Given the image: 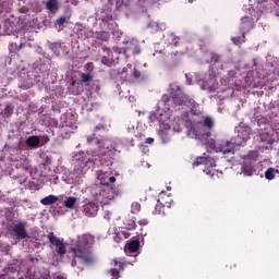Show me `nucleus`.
Masks as SVG:
<instances>
[{"label":"nucleus","mask_w":279,"mask_h":279,"mask_svg":"<svg viewBox=\"0 0 279 279\" xmlns=\"http://www.w3.org/2000/svg\"><path fill=\"white\" fill-rule=\"evenodd\" d=\"M168 94H163L160 99V104L167 106L169 101H172L174 106H195V99H193L189 94H184V87L178 82H172L169 84Z\"/></svg>","instance_id":"nucleus-1"},{"label":"nucleus","mask_w":279,"mask_h":279,"mask_svg":"<svg viewBox=\"0 0 279 279\" xmlns=\"http://www.w3.org/2000/svg\"><path fill=\"white\" fill-rule=\"evenodd\" d=\"M97 19L100 21V25L105 29H116L117 14H114V11H112V7L104 5L99 13H97Z\"/></svg>","instance_id":"nucleus-2"},{"label":"nucleus","mask_w":279,"mask_h":279,"mask_svg":"<svg viewBox=\"0 0 279 279\" xmlns=\"http://www.w3.org/2000/svg\"><path fill=\"white\" fill-rule=\"evenodd\" d=\"M201 88L203 90H208V93H215V90H217V88H219V83L217 82V78H215V77L204 78L201 82Z\"/></svg>","instance_id":"nucleus-3"},{"label":"nucleus","mask_w":279,"mask_h":279,"mask_svg":"<svg viewBox=\"0 0 279 279\" xmlns=\"http://www.w3.org/2000/svg\"><path fill=\"white\" fill-rule=\"evenodd\" d=\"M20 12L22 14H27V12H35L38 14V12H43V5H40V2L38 0H33L27 3L26 7H22L20 9Z\"/></svg>","instance_id":"nucleus-4"},{"label":"nucleus","mask_w":279,"mask_h":279,"mask_svg":"<svg viewBox=\"0 0 279 279\" xmlns=\"http://www.w3.org/2000/svg\"><path fill=\"white\" fill-rule=\"evenodd\" d=\"M16 25L17 22L16 19H14V16H12L11 19H7L3 24L4 34H7V36H11V34H14Z\"/></svg>","instance_id":"nucleus-5"},{"label":"nucleus","mask_w":279,"mask_h":279,"mask_svg":"<svg viewBox=\"0 0 279 279\" xmlns=\"http://www.w3.org/2000/svg\"><path fill=\"white\" fill-rule=\"evenodd\" d=\"M45 8L48 11V14L56 15L57 12H60V0H47L45 2Z\"/></svg>","instance_id":"nucleus-6"},{"label":"nucleus","mask_w":279,"mask_h":279,"mask_svg":"<svg viewBox=\"0 0 279 279\" xmlns=\"http://www.w3.org/2000/svg\"><path fill=\"white\" fill-rule=\"evenodd\" d=\"M125 49L126 51H131L133 56H140L141 53V45L136 39H131L126 41Z\"/></svg>","instance_id":"nucleus-7"},{"label":"nucleus","mask_w":279,"mask_h":279,"mask_svg":"<svg viewBox=\"0 0 279 279\" xmlns=\"http://www.w3.org/2000/svg\"><path fill=\"white\" fill-rule=\"evenodd\" d=\"M80 83L83 86H90V83L95 80V75L92 72H80Z\"/></svg>","instance_id":"nucleus-8"},{"label":"nucleus","mask_w":279,"mask_h":279,"mask_svg":"<svg viewBox=\"0 0 279 279\" xmlns=\"http://www.w3.org/2000/svg\"><path fill=\"white\" fill-rule=\"evenodd\" d=\"M253 27V24H252V17L250 16H244L242 17V23H241V32L243 34V38H245V33L246 32H250Z\"/></svg>","instance_id":"nucleus-9"},{"label":"nucleus","mask_w":279,"mask_h":279,"mask_svg":"<svg viewBox=\"0 0 279 279\" xmlns=\"http://www.w3.org/2000/svg\"><path fill=\"white\" fill-rule=\"evenodd\" d=\"M279 0H274L272 4H265L266 14H274V16H279Z\"/></svg>","instance_id":"nucleus-10"},{"label":"nucleus","mask_w":279,"mask_h":279,"mask_svg":"<svg viewBox=\"0 0 279 279\" xmlns=\"http://www.w3.org/2000/svg\"><path fill=\"white\" fill-rule=\"evenodd\" d=\"M104 53H106V56H102L101 58V62L106 65V66H112V64H114V60H112V58L110 56H112V50H110V48H102Z\"/></svg>","instance_id":"nucleus-11"},{"label":"nucleus","mask_w":279,"mask_h":279,"mask_svg":"<svg viewBox=\"0 0 279 279\" xmlns=\"http://www.w3.org/2000/svg\"><path fill=\"white\" fill-rule=\"evenodd\" d=\"M147 28L150 29L153 33L165 32L167 29V25L165 23L158 22H149L147 24Z\"/></svg>","instance_id":"nucleus-12"},{"label":"nucleus","mask_w":279,"mask_h":279,"mask_svg":"<svg viewBox=\"0 0 279 279\" xmlns=\"http://www.w3.org/2000/svg\"><path fill=\"white\" fill-rule=\"evenodd\" d=\"M24 47H27L26 43H20V45L16 43H11L9 45V53L11 56H16V53L20 52L21 49H24Z\"/></svg>","instance_id":"nucleus-13"},{"label":"nucleus","mask_w":279,"mask_h":279,"mask_svg":"<svg viewBox=\"0 0 279 279\" xmlns=\"http://www.w3.org/2000/svg\"><path fill=\"white\" fill-rule=\"evenodd\" d=\"M132 7V0H117L116 1V10L118 12H123V9H128Z\"/></svg>","instance_id":"nucleus-14"},{"label":"nucleus","mask_w":279,"mask_h":279,"mask_svg":"<svg viewBox=\"0 0 279 279\" xmlns=\"http://www.w3.org/2000/svg\"><path fill=\"white\" fill-rule=\"evenodd\" d=\"M94 38L97 40H102L104 43H108L110 40V33L106 31L96 32L94 33Z\"/></svg>","instance_id":"nucleus-15"},{"label":"nucleus","mask_w":279,"mask_h":279,"mask_svg":"<svg viewBox=\"0 0 279 279\" xmlns=\"http://www.w3.org/2000/svg\"><path fill=\"white\" fill-rule=\"evenodd\" d=\"M69 19H71V11H66L65 15L60 16L56 20V25L59 27L64 26L65 23H68Z\"/></svg>","instance_id":"nucleus-16"},{"label":"nucleus","mask_w":279,"mask_h":279,"mask_svg":"<svg viewBox=\"0 0 279 279\" xmlns=\"http://www.w3.org/2000/svg\"><path fill=\"white\" fill-rule=\"evenodd\" d=\"M49 49L53 51L54 56H60L62 51V44L61 43H52L49 45Z\"/></svg>","instance_id":"nucleus-17"},{"label":"nucleus","mask_w":279,"mask_h":279,"mask_svg":"<svg viewBox=\"0 0 279 279\" xmlns=\"http://www.w3.org/2000/svg\"><path fill=\"white\" fill-rule=\"evenodd\" d=\"M209 57L210 59L207 60L209 64H219V62H221V56L217 54V52H210Z\"/></svg>","instance_id":"nucleus-18"},{"label":"nucleus","mask_w":279,"mask_h":279,"mask_svg":"<svg viewBox=\"0 0 279 279\" xmlns=\"http://www.w3.org/2000/svg\"><path fill=\"white\" fill-rule=\"evenodd\" d=\"M77 86H80V83H77V81H75V80H73L70 83L69 90H70V93H72V95H80V93H82V90L75 89V88H77Z\"/></svg>","instance_id":"nucleus-19"},{"label":"nucleus","mask_w":279,"mask_h":279,"mask_svg":"<svg viewBox=\"0 0 279 279\" xmlns=\"http://www.w3.org/2000/svg\"><path fill=\"white\" fill-rule=\"evenodd\" d=\"M32 86H34V82L32 80H23L20 83V88H22L23 90H28V88H32Z\"/></svg>","instance_id":"nucleus-20"},{"label":"nucleus","mask_w":279,"mask_h":279,"mask_svg":"<svg viewBox=\"0 0 279 279\" xmlns=\"http://www.w3.org/2000/svg\"><path fill=\"white\" fill-rule=\"evenodd\" d=\"M90 90H94V93H99L101 90V83L99 81L93 80V82L89 85Z\"/></svg>","instance_id":"nucleus-21"},{"label":"nucleus","mask_w":279,"mask_h":279,"mask_svg":"<svg viewBox=\"0 0 279 279\" xmlns=\"http://www.w3.org/2000/svg\"><path fill=\"white\" fill-rule=\"evenodd\" d=\"M147 0H137L136 1V8L141 10V12H147Z\"/></svg>","instance_id":"nucleus-22"},{"label":"nucleus","mask_w":279,"mask_h":279,"mask_svg":"<svg viewBox=\"0 0 279 279\" xmlns=\"http://www.w3.org/2000/svg\"><path fill=\"white\" fill-rule=\"evenodd\" d=\"M232 43L234 44V45H242V43H245V35H244V37H243V33H242V37H233L232 38Z\"/></svg>","instance_id":"nucleus-23"},{"label":"nucleus","mask_w":279,"mask_h":279,"mask_svg":"<svg viewBox=\"0 0 279 279\" xmlns=\"http://www.w3.org/2000/svg\"><path fill=\"white\" fill-rule=\"evenodd\" d=\"M199 49L203 51V53H208V45H206V41L204 39H199Z\"/></svg>","instance_id":"nucleus-24"},{"label":"nucleus","mask_w":279,"mask_h":279,"mask_svg":"<svg viewBox=\"0 0 279 279\" xmlns=\"http://www.w3.org/2000/svg\"><path fill=\"white\" fill-rule=\"evenodd\" d=\"M84 69L87 71V73H93L95 70V64L93 62H88L84 65Z\"/></svg>","instance_id":"nucleus-25"},{"label":"nucleus","mask_w":279,"mask_h":279,"mask_svg":"<svg viewBox=\"0 0 279 279\" xmlns=\"http://www.w3.org/2000/svg\"><path fill=\"white\" fill-rule=\"evenodd\" d=\"M11 8H10V2L8 1H3L2 2V9L0 10V12H10Z\"/></svg>","instance_id":"nucleus-26"},{"label":"nucleus","mask_w":279,"mask_h":279,"mask_svg":"<svg viewBox=\"0 0 279 279\" xmlns=\"http://www.w3.org/2000/svg\"><path fill=\"white\" fill-rule=\"evenodd\" d=\"M133 77L135 80H143V74L136 68L133 69Z\"/></svg>","instance_id":"nucleus-27"},{"label":"nucleus","mask_w":279,"mask_h":279,"mask_svg":"<svg viewBox=\"0 0 279 279\" xmlns=\"http://www.w3.org/2000/svg\"><path fill=\"white\" fill-rule=\"evenodd\" d=\"M258 3H262L263 12H265V5H271L274 3V0H258Z\"/></svg>","instance_id":"nucleus-28"},{"label":"nucleus","mask_w":279,"mask_h":279,"mask_svg":"<svg viewBox=\"0 0 279 279\" xmlns=\"http://www.w3.org/2000/svg\"><path fill=\"white\" fill-rule=\"evenodd\" d=\"M53 101H54V98L51 97V96H47V97H45V98L41 99V104L51 105V104H53Z\"/></svg>","instance_id":"nucleus-29"},{"label":"nucleus","mask_w":279,"mask_h":279,"mask_svg":"<svg viewBox=\"0 0 279 279\" xmlns=\"http://www.w3.org/2000/svg\"><path fill=\"white\" fill-rule=\"evenodd\" d=\"M186 84L189 86L193 85V76L191 74H185Z\"/></svg>","instance_id":"nucleus-30"},{"label":"nucleus","mask_w":279,"mask_h":279,"mask_svg":"<svg viewBox=\"0 0 279 279\" xmlns=\"http://www.w3.org/2000/svg\"><path fill=\"white\" fill-rule=\"evenodd\" d=\"M64 3L66 5H77L78 1L77 0H64Z\"/></svg>","instance_id":"nucleus-31"},{"label":"nucleus","mask_w":279,"mask_h":279,"mask_svg":"<svg viewBox=\"0 0 279 279\" xmlns=\"http://www.w3.org/2000/svg\"><path fill=\"white\" fill-rule=\"evenodd\" d=\"M29 100V96H22V101H28Z\"/></svg>","instance_id":"nucleus-32"},{"label":"nucleus","mask_w":279,"mask_h":279,"mask_svg":"<svg viewBox=\"0 0 279 279\" xmlns=\"http://www.w3.org/2000/svg\"><path fill=\"white\" fill-rule=\"evenodd\" d=\"M125 73H128V68H123V70L121 71V75H125Z\"/></svg>","instance_id":"nucleus-33"},{"label":"nucleus","mask_w":279,"mask_h":279,"mask_svg":"<svg viewBox=\"0 0 279 279\" xmlns=\"http://www.w3.org/2000/svg\"><path fill=\"white\" fill-rule=\"evenodd\" d=\"M129 99H130V101H133V99H134V96H132V97H129Z\"/></svg>","instance_id":"nucleus-34"},{"label":"nucleus","mask_w":279,"mask_h":279,"mask_svg":"<svg viewBox=\"0 0 279 279\" xmlns=\"http://www.w3.org/2000/svg\"><path fill=\"white\" fill-rule=\"evenodd\" d=\"M129 99H130V101H133V99H134V96H132V97H129Z\"/></svg>","instance_id":"nucleus-35"},{"label":"nucleus","mask_w":279,"mask_h":279,"mask_svg":"<svg viewBox=\"0 0 279 279\" xmlns=\"http://www.w3.org/2000/svg\"><path fill=\"white\" fill-rule=\"evenodd\" d=\"M174 47H178V41H174Z\"/></svg>","instance_id":"nucleus-36"},{"label":"nucleus","mask_w":279,"mask_h":279,"mask_svg":"<svg viewBox=\"0 0 279 279\" xmlns=\"http://www.w3.org/2000/svg\"><path fill=\"white\" fill-rule=\"evenodd\" d=\"M19 1H25V0H19Z\"/></svg>","instance_id":"nucleus-37"}]
</instances>
